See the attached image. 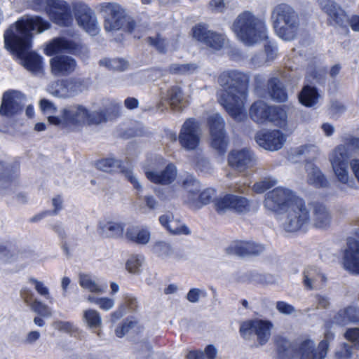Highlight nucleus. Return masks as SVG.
I'll use <instances>...</instances> for the list:
<instances>
[{"label":"nucleus","mask_w":359,"mask_h":359,"mask_svg":"<svg viewBox=\"0 0 359 359\" xmlns=\"http://www.w3.org/2000/svg\"><path fill=\"white\" fill-rule=\"evenodd\" d=\"M349 150L345 144H338L328 155V160L336 180L339 184L353 187L354 178L349 172Z\"/></svg>","instance_id":"0eeeda50"},{"label":"nucleus","mask_w":359,"mask_h":359,"mask_svg":"<svg viewBox=\"0 0 359 359\" xmlns=\"http://www.w3.org/2000/svg\"><path fill=\"white\" fill-rule=\"evenodd\" d=\"M206 292L198 288L191 289L187 295V299L191 303H196L199 301L201 297H205Z\"/></svg>","instance_id":"e2e57ef3"},{"label":"nucleus","mask_w":359,"mask_h":359,"mask_svg":"<svg viewBox=\"0 0 359 359\" xmlns=\"http://www.w3.org/2000/svg\"><path fill=\"white\" fill-rule=\"evenodd\" d=\"M273 327V325L270 320L255 318L243 322L240 326V333L247 339L256 336L257 343L263 346L269 341Z\"/></svg>","instance_id":"9b49d317"},{"label":"nucleus","mask_w":359,"mask_h":359,"mask_svg":"<svg viewBox=\"0 0 359 359\" xmlns=\"http://www.w3.org/2000/svg\"><path fill=\"white\" fill-rule=\"evenodd\" d=\"M311 211L312 215L310 224L318 229H326L330 226L332 217L330 211L324 205L314 203L311 205Z\"/></svg>","instance_id":"cd10ccee"},{"label":"nucleus","mask_w":359,"mask_h":359,"mask_svg":"<svg viewBox=\"0 0 359 359\" xmlns=\"http://www.w3.org/2000/svg\"><path fill=\"white\" fill-rule=\"evenodd\" d=\"M80 286L93 294H102L105 292L106 287L97 283L90 275L80 274L79 278Z\"/></svg>","instance_id":"a19ab883"},{"label":"nucleus","mask_w":359,"mask_h":359,"mask_svg":"<svg viewBox=\"0 0 359 359\" xmlns=\"http://www.w3.org/2000/svg\"><path fill=\"white\" fill-rule=\"evenodd\" d=\"M283 213L282 226L287 231L294 232L310 224V209L299 197Z\"/></svg>","instance_id":"1a4fd4ad"},{"label":"nucleus","mask_w":359,"mask_h":359,"mask_svg":"<svg viewBox=\"0 0 359 359\" xmlns=\"http://www.w3.org/2000/svg\"><path fill=\"white\" fill-rule=\"evenodd\" d=\"M271 107L263 101H257L250 108V116L257 123H266L270 117Z\"/></svg>","instance_id":"2f4dec72"},{"label":"nucleus","mask_w":359,"mask_h":359,"mask_svg":"<svg viewBox=\"0 0 359 359\" xmlns=\"http://www.w3.org/2000/svg\"><path fill=\"white\" fill-rule=\"evenodd\" d=\"M50 65L52 74L57 76L70 74L76 68L75 60L67 55H59L51 58Z\"/></svg>","instance_id":"a878e982"},{"label":"nucleus","mask_w":359,"mask_h":359,"mask_svg":"<svg viewBox=\"0 0 359 359\" xmlns=\"http://www.w3.org/2000/svg\"><path fill=\"white\" fill-rule=\"evenodd\" d=\"M29 283L34 286L35 290L40 296L47 299L49 302H53V297L50 295V290L43 282L34 278H30Z\"/></svg>","instance_id":"09e8293b"},{"label":"nucleus","mask_w":359,"mask_h":359,"mask_svg":"<svg viewBox=\"0 0 359 359\" xmlns=\"http://www.w3.org/2000/svg\"><path fill=\"white\" fill-rule=\"evenodd\" d=\"M216 210L223 214L228 210L245 213L250 210L251 204L246 198L232 194L219 196L214 201Z\"/></svg>","instance_id":"2eb2a0df"},{"label":"nucleus","mask_w":359,"mask_h":359,"mask_svg":"<svg viewBox=\"0 0 359 359\" xmlns=\"http://www.w3.org/2000/svg\"><path fill=\"white\" fill-rule=\"evenodd\" d=\"M159 222L162 226L166 228L174 235H189V229L180 220L175 219L171 213H166L159 217Z\"/></svg>","instance_id":"c756f323"},{"label":"nucleus","mask_w":359,"mask_h":359,"mask_svg":"<svg viewBox=\"0 0 359 359\" xmlns=\"http://www.w3.org/2000/svg\"><path fill=\"white\" fill-rule=\"evenodd\" d=\"M82 321L92 330L100 329L102 326V319L99 311L93 309H87L82 312Z\"/></svg>","instance_id":"4c0bfd02"},{"label":"nucleus","mask_w":359,"mask_h":359,"mask_svg":"<svg viewBox=\"0 0 359 359\" xmlns=\"http://www.w3.org/2000/svg\"><path fill=\"white\" fill-rule=\"evenodd\" d=\"M168 100L172 109L180 110L182 109L184 97L180 87L173 86L168 90Z\"/></svg>","instance_id":"37998d69"},{"label":"nucleus","mask_w":359,"mask_h":359,"mask_svg":"<svg viewBox=\"0 0 359 359\" xmlns=\"http://www.w3.org/2000/svg\"><path fill=\"white\" fill-rule=\"evenodd\" d=\"M50 27V23L39 16L23 17L6 31L5 46L17 56L27 69L35 73L39 72L43 67L42 57L30 51L32 32L42 33Z\"/></svg>","instance_id":"f257e3e1"},{"label":"nucleus","mask_w":359,"mask_h":359,"mask_svg":"<svg viewBox=\"0 0 359 359\" xmlns=\"http://www.w3.org/2000/svg\"><path fill=\"white\" fill-rule=\"evenodd\" d=\"M145 175L147 179L153 183L167 185L175 180L177 170L175 165L169 163L162 170H146Z\"/></svg>","instance_id":"393cba45"},{"label":"nucleus","mask_w":359,"mask_h":359,"mask_svg":"<svg viewBox=\"0 0 359 359\" xmlns=\"http://www.w3.org/2000/svg\"><path fill=\"white\" fill-rule=\"evenodd\" d=\"M196 69L197 66L195 64H173L170 67V72L179 74H191Z\"/></svg>","instance_id":"6e6d98bb"},{"label":"nucleus","mask_w":359,"mask_h":359,"mask_svg":"<svg viewBox=\"0 0 359 359\" xmlns=\"http://www.w3.org/2000/svg\"><path fill=\"white\" fill-rule=\"evenodd\" d=\"M73 11L79 26L90 35H96L99 32L100 27L97 18L87 4L81 1L74 2Z\"/></svg>","instance_id":"4468645a"},{"label":"nucleus","mask_w":359,"mask_h":359,"mask_svg":"<svg viewBox=\"0 0 359 359\" xmlns=\"http://www.w3.org/2000/svg\"><path fill=\"white\" fill-rule=\"evenodd\" d=\"M44 8L50 20L60 26H67L72 21L70 9L67 4L60 0H35Z\"/></svg>","instance_id":"ddd939ff"},{"label":"nucleus","mask_w":359,"mask_h":359,"mask_svg":"<svg viewBox=\"0 0 359 359\" xmlns=\"http://www.w3.org/2000/svg\"><path fill=\"white\" fill-rule=\"evenodd\" d=\"M345 339L351 343L353 344L352 345L354 348H358L359 346V328L353 327L348 329L344 334Z\"/></svg>","instance_id":"052dcab7"},{"label":"nucleus","mask_w":359,"mask_h":359,"mask_svg":"<svg viewBox=\"0 0 359 359\" xmlns=\"http://www.w3.org/2000/svg\"><path fill=\"white\" fill-rule=\"evenodd\" d=\"M98 12L104 18V28L107 32H114L121 29L126 23V30L132 33L135 25L133 21H128L124 10L117 4L104 2L97 6Z\"/></svg>","instance_id":"9d476101"},{"label":"nucleus","mask_w":359,"mask_h":359,"mask_svg":"<svg viewBox=\"0 0 359 359\" xmlns=\"http://www.w3.org/2000/svg\"><path fill=\"white\" fill-rule=\"evenodd\" d=\"M276 184V180L272 178H265L256 182L252 187V190L257 194H262L266 190L274 187Z\"/></svg>","instance_id":"13d9d810"},{"label":"nucleus","mask_w":359,"mask_h":359,"mask_svg":"<svg viewBox=\"0 0 359 359\" xmlns=\"http://www.w3.org/2000/svg\"><path fill=\"white\" fill-rule=\"evenodd\" d=\"M96 168L107 172H121L138 191H142V185L130 168L122 165V162L114 158H103L96 162Z\"/></svg>","instance_id":"a211bd4d"},{"label":"nucleus","mask_w":359,"mask_h":359,"mask_svg":"<svg viewBox=\"0 0 359 359\" xmlns=\"http://www.w3.org/2000/svg\"><path fill=\"white\" fill-rule=\"evenodd\" d=\"M231 29L246 46L255 45L268 37L265 22L250 11L240 13L233 21Z\"/></svg>","instance_id":"7ed1b4c3"},{"label":"nucleus","mask_w":359,"mask_h":359,"mask_svg":"<svg viewBox=\"0 0 359 359\" xmlns=\"http://www.w3.org/2000/svg\"><path fill=\"white\" fill-rule=\"evenodd\" d=\"M257 158L248 149H237L230 151L228 156L229 165L238 172H244L255 165Z\"/></svg>","instance_id":"412c9836"},{"label":"nucleus","mask_w":359,"mask_h":359,"mask_svg":"<svg viewBox=\"0 0 359 359\" xmlns=\"http://www.w3.org/2000/svg\"><path fill=\"white\" fill-rule=\"evenodd\" d=\"M29 307L32 311L42 317L48 318L52 316L51 309L39 299H35Z\"/></svg>","instance_id":"603ef678"},{"label":"nucleus","mask_w":359,"mask_h":359,"mask_svg":"<svg viewBox=\"0 0 359 359\" xmlns=\"http://www.w3.org/2000/svg\"><path fill=\"white\" fill-rule=\"evenodd\" d=\"M299 197L289 189L277 187L265 196L264 205L269 211L284 212Z\"/></svg>","instance_id":"f8f14e48"},{"label":"nucleus","mask_w":359,"mask_h":359,"mask_svg":"<svg viewBox=\"0 0 359 359\" xmlns=\"http://www.w3.org/2000/svg\"><path fill=\"white\" fill-rule=\"evenodd\" d=\"M126 236L128 240L136 244L146 245L150 241L151 233L146 227L134 226L128 228Z\"/></svg>","instance_id":"f704fd0d"},{"label":"nucleus","mask_w":359,"mask_h":359,"mask_svg":"<svg viewBox=\"0 0 359 359\" xmlns=\"http://www.w3.org/2000/svg\"><path fill=\"white\" fill-rule=\"evenodd\" d=\"M206 37L205 44L213 50H220L225 44L226 39L222 34L212 31Z\"/></svg>","instance_id":"de8ad7c7"},{"label":"nucleus","mask_w":359,"mask_h":359,"mask_svg":"<svg viewBox=\"0 0 359 359\" xmlns=\"http://www.w3.org/2000/svg\"><path fill=\"white\" fill-rule=\"evenodd\" d=\"M148 41L149 44L154 46L161 53H165L168 50H172L176 48L175 44H169L164 39L160 37L158 35L156 38L149 37Z\"/></svg>","instance_id":"3c124183"},{"label":"nucleus","mask_w":359,"mask_h":359,"mask_svg":"<svg viewBox=\"0 0 359 359\" xmlns=\"http://www.w3.org/2000/svg\"><path fill=\"white\" fill-rule=\"evenodd\" d=\"M326 277L316 266H309L303 271V284L309 290H318L323 287Z\"/></svg>","instance_id":"bb28decb"},{"label":"nucleus","mask_w":359,"mask_h":359,"mask_svg":"<svg viewBox=\"0 0 359 359\" xmlns=\"http://www.w3.org/2000/svg\"><path fill=\"white\" fill-rule=\"evenodd\" d=\"M80 48V44L78 41L68 39L65 37L55 38L49 41L44 50L47 55H53L62 52H69L77 54Z\"/></svg>","instance_id":"b1692460"},{"label":"nucleus","mask_w":359,"mask_h":359,"mask_svg":"<svg viewBox=\"0 0 359 359\" xmlns=\"http://www.w3.org/2000/svg\"><path fill=\"white\" fill-rule=\"evenodd\" d=\"M307 182L316 187H325L328 185V180L322 171L316 165L309 164L306 167Z\"/></svg>","instance_id":"c9c22d12"},{"label":"nucleus","mask_w":359,"mask_h":359,"mask_svg":"<svg viewBox=\"0 0 359 359\" xmlns=\"http://www.w3.org/2000/svg\"><path fill=\"white\" fill-rule=\"evenodd\" d=\"M184 202L191 208L200 209L209 204L215 198L217 191L213 188H207L201 191V184L191 176L182 182Z\"/></svg>","instance_id":"6e6552de"},{"label":"nucleus","mask_w":359,"mask_h":359,"mask_svg":"<svg viewBox=\"0 0 359 359\" xmlns=\"http://www.w3.org/2000/svg\"><path fill=\"white\" fill-rule=\"evenodd\" d=\"M83 86L81 81L77 80H60L50 83L47 91L54 97L67 98L73 97L81 92Z\"/></svg>","instance_id":"aec40b11"},{"label":"nucleus","mask_w":359,"mask_h":359,"mask_svg":"<svg viewBox=\"0 0 359 359\" xmlns=\"http://www.w3.org/2000/svg\"><path fill=\"white\" fill-rule=\"evenodd\" d=\"M201 130L198 122L191 118L187 119L182 125L179 135L181 146L187 150H194L199 144Z\"/></svg>","instance_id":"f3484780"},{"label":"nucleus","mask_w":359,"mask_h":359,"mask_svg":"<svg viewBox=\"0 0 359 359\" xmlns=\"http://www.w3.org/2000/svg\"><path fill=\"white\" fill-rule=\"evenodd\" d=\"M333 323L341 326L359 323V308L353 304L340 309L334 316Z\"/></svg>","instance_id":"c85d7f7f"},{"label":"nucleus","mask_w":359,"mask_h":359,"mask_svg":"<svg viewBox=\"0 0 359 359\" xmlns=\"http://www.w3.org/2000/svg\"><path fill=\"white\" fill-rule=\"evenodd\" d=\"M272 19L276 34L283 40H292L299 27V18L294 9L287 4H280L273 11Z\"/></svg>","instance_id":"423d86ee"},{"label":"nucleus","mask_w":359,"mask_h":359,"mask_svg":"<svg viewBox=\"0 0 359 359\" xmlns=\"http://www.w3.org/2000/svg\"><path fill=\"white\" fill-rule=\"evenodd\" d=\"M144 261L142 256L133 255L126 262V269L131 273H138Z\"/></svg>","instance_id":"5fc2aeb1"},{"label":"nucleus","mask_w":359,"mask_h":359,"mask_svg":"<svg viewBox=\"0 0 359 359\" xmlns=\"http://www.w3.org/2000/svg\"><path fill=\"white\" fill-rule=\"evenodd\" d=\"M124 229L121 222L109 219H104L99 222L98 232L106 237H114L121 235Z\"/></svg>","instance_id":"473e14b6"},{"label":"nucleus","mask_w":359,"mask_h":359,"mask_svg":"<svg viewBox=\"0 0 359 359\" xmlns=\"http://www.w3.org/2000/svg\"><path fill=\"white\" fill-rule=\"evenodd\" d=\"M349 25L352 29L355 32H359V17L357 15L352 16L351 18H348L346 16V18L344 19L340 24H337L339 26L341 27H346V25Z\"/></svg>","instance_id":"69168bd1"},{"label":"nucleus","mask_w":359,"mask_h":359,"mask_svg":"<svg viewBox=\"0 0 359 359\" xmlns=\"http://www.w3.org/2000/svg\"><path fill=\"white\" fill-rule=\"evenodd\" d=\"M211 32L205 25L199 24L193 28L192 34L194 39L205 43L208 39L207 35H209Z\"/></svg>","instance_id":"bf43d9fd"},{"label":"nucleus","mask_w":359,"mask_h":359,"mask_svg":"<svg viewBox=\"0 0 359 359\" xmlns=\"http://www.w3.org/2000/svg\"><path fill=\"white\" fill-rule=\"evenodd\" d=\"M320 8L324 11L335 24L342 23L346 15L332 0H318Z\"/></svg>","instance_id":"72a5a7b5"},{"label":"nucleus","mask_w":359,"mask_h":359,"mask_svg":"<svg viewBox=\"0 0 359 359\" xmlns=\"http://www.w3.org/2000/svg\"><path fill=\"white\" fill-rule=\"evenodd\" d=\"M20 297L24 302L29 306L36 299L34 292L27 287H24L20 291Z\"/></svg>","instance_id":"774afa93"},{"label":"nucleus","mask_w":359,"mask_h":359,"mask_svg":"<svg viewBox=\"0 0 359 359\" xmlns=\"http://www.w3.org/2000/svg\"><path fill=\"white\" fill-rule=\"evenodd\" d=\"M86 300L91 304L97 305L102 311H108L115 305V300L108 297H97L95 294H88Z\"/></svg>","instance_id":"c03bdc74"},{"label":"nucleus","mask_w":359,"mask_h":359,"mask_svg":"<svg viewBox=\"0 0 359 359\" xmlns=\"http://www.w3.org/2000/svg\"><path fill=\"white\" fill-rule=\"evenodd\" d=\"M330 323L325 325L324 339L316 346L314 340L308 337L299 339L292 349L293 359H325L327 356L330 341L334 338L330 330Z\"/></svg>","instance_id":"39448f33"},{"label":"nucleus","mask_w":359,"mask_h":359,"mask_svg":"<svg viewBox=\"0 0 359 359\" xmlns=\"http://www.w3.org/2000/svg\"><path fill=\"white\" fill-rule=\"evenodd\" d=\"M101 66H104L109 69L125 70L128 66V62L121 58H104L100 61Z\"/></svg>","instance_id":"a18cd8bd"},{"label":"nucleus","mask_w":359,"mask_h":359,"mask_svg":"<svg viewBox=\"0 0 359 359\" xmlns=\"http://www.w3.org/2000/svg\"><path fill=\"white\" fill-rule=\"evenodd\" d=\"M137 198L139 200V207L140 210L145 212L147 210H154L158 208V202L156 198L152 195H146L144 196L137 194Z\"/></svg>","instance_id":"49530a36"},{"label":"nucleus","mask_w":359,"mask_h":359,"mask_svg":"<svg viewBox=\"0 0 359 359\" xmlns=\"http://www.w3.org/2000/svg\"><path fill=\"white\" fill-rule=\"evenodd\" d=\"M105 120L102 112H90L81 104H72L62 108L58 116H49V123L62 129L74 130L87 123H99Z\"/></svg>","instance_id":"20e7f679"},{"label":"nucleus","mask_w":359,"mask_h":359,"mask_svg":"<svg viewBox=\"0 0 359 359\" xmlns=\"http://www.w3.org/2000/svg\"><path fill=\"white\" fill-rule=\"evenodd\" d=\"M179 196V194L177 191L175 187H172L165 189L164 193L162 194H158V197L161 200L165 201H170L175 198H177Z\"/></svg>","instance_id":"338daca9"},{"label":"nucleus","mask_w":359,"mask_h":359,"mask_svg":"<svg viewBox=\"0 0 359 359\" xmlns=\"http://www.w3.org/2000/svg\"><path fill=\"white\" fill-rule=\"evenodd\" d=\"M40 108L41 111L47 116L48 121L49 122V116H55L53 113L56 111V107L53 102L48 100L43 99L40 101ZM56 116H58L57 115Z\"/></svg>","instance_id":"680f3d73"},{"label":"nucleus","mask_w":359,"mask_h":359,"mask_svg":"<svg viewBox=\"0 0 359 359\" xmlns=\"http://www.w3.org/2000/svg\"><path fill=\"white\" fill-rule=\"evenodd\" d=\"M318 151L317 147L314 144L301 145L290 149L288 153V159L292 163H297L309 154H316Z\"/></svg>","instance_id":"58836bf2"},{"label":"nucleus","mask_w":359,"mask_h":359,"mask_svg":"<svg viewBox=\"0 0 359 359\" xmlns=\"http://www.w3.org/2000/svg\"><path fill=\"white\" fill-rule=\"evenodd\" d=\"M268 122H273L276 126L285 131H292L289 128L287 112L283 108L272 107Z\"/></svg>","instance_id":"ea45409f"},{"label":"nucleus","mask_w":359,"mask_h":359,"mask_svg":"<svg viewBox=\"0 0 359 359\" xmlns=\"http://www.w3.org/2000/svg\"><path fill=\"white\" fill-rule=\"evenodd\" d=\"M298 97L302 104L305 107H311L318 102L320 95L315 87L307 85L303 88Z\"/></svg>","instance_id":"e433bc0d"},{"label":"nucleus","mask_w":359,"mask_h":359,"mask_svg":"<svg viewBox=\"0 0 359 359\" xmlns=\"http://www.w3.org/2000/svg\"><path fill=\"white\" fill-rule=\"evenodd\" d=\"M208 124L211 145L219 153L223 154L228 145V140L224 130V121L219 114L215 113L210 116Z\"/></svg>","instance_id":"dca6fc26"},{"label":"nucleus","mask_w":359,"mask_h":359,"mask_svg":"<svg viewBox=\"0 0 359 359\" xmlns=\"http://www.w3.org/2000/svg\"><path fill=\"white\" fill-rule=\"evenodd\" d=\"M354 347L347 343L341 344L336 350L335 359H351Z\"/></svg>","instance_id":"4d7b16f0"},{"label":"nucleus","mask_w":359,"mask_h":359,"mask_svg":"<svg viewBox=\"0 0 359 359\" xmlns=\"http://www.w3.org/2000/svg\"><path fill=\"white\" fill-rule=\"evenodd\" d=\"M344 268L353 274H359V241L349 238L343 257Z\"/></svg>","instance_id":"5701e85b"},{"label":"nucleus","mask_w":359,"mask_h":359,"mask_svg":"<svg viewBox=\"0 0 359 359\" xmlns=\"http://www.w3.org/2000/svg\"><path fill=\"white\" fill-rule=\"evenodd\" d=\"M269 93L271 98L277 102H283L287 100V95L277 78H272L269 80Z\"/></svg>","instance_id":"79ce46f5"},{"label":"nucleus","mask_w":359,"mask_h":359,"mask_svg":"<svg viewBox=\"0 0 359 359\" xmlns=\"http://www.w3.org/2000/svg\"><path fill=\"white\" fill-rule=\"evenodd\" d=\"M276 308L280 313L285 315H291L295 311L293 306L282 301L276 302Z\"/></svg>","instance_id":"0e129e2a"},{"label":"nucleus","mask_w":359,"mask_h":359,"mask_svg":"<svg viewBox=\"0 0 359 359\" xmlns=\"http://www.w3.org/2000/svg\"><path fill=\"white\" fill-rule=\"evenodd\" d=\"M52 327L58 331L69 334L72 336L78 332V327L72 322L55 320L53 322Z\"/></svg>","instance_id":"8fccbe9b"},{"label":"nucleus","mask_w":359,"mask_h":359,"mask_svg":"<svg viewBox=\"0 0 359 359\" xmlns=\"http://www.w3.org/2000/svg\"><path fill=\"white\" fill-rule=\"evenodd\" d=\"M248 80L247 74L236 70L224 72L218 78L221 86L217 93L218 102L238 121H243L246 116L244 103Z\"/></svg>","instance_id":"f03ea898"},{"label":"nucleus","mask_w":359,"mask_h":359,"mask_svg":"<svg viewBox=\"0 0 359 359\" xmlns=\"http://www.w3.org/2000/svg\"><path fill=\"white\" fill-rule=\"evenodd\" d=\"M285 140V136L278 130L262 131L256 136L257 144L269 151H277L281 149Z\"/></svg>","instance_id":"4be33fe9"},{"label":"nucleus","mask_w":359,"mask_h":359,"mask_svg":"<svg viewBox=\"0 0 359 359\" xmlns=\"http://www.w3.org/2000/svg\"><path fill=\"white\" fill-rule=\"evenodd\" d=\"M154 253L163 258L170 257L173 254V250L171 245L163 241H157L152 248Z\"/></svg>","instance_id":"864d4df0"},{"label":"nucleus","mask_w":359,"mask_h":359,"mask_svg":"<svg viewBox=\"0 0 359 359\" xmlns=\"http://www.w3.org/2000/svg\"><path fill=\"white\" fill-rule=\"evenodd\" d=\"M25 97L16 90H8L4 93L0 106L1 116L11 117L22 111Z\"/></svg>","instance_id":"6ab92c4d"},{"label":"nucleus","mask_w":359,"mask_h":359,"mask_svg":"<svg viewBox=\"0 0 359 359\" xmlns=\"http://www.w3.org/2000/svg\"><path fill=\"white\" fill-rule=\"evenodd\" d=\"M264 248L262 245L252 242L236 241L231 243L229 250L238 255H258L263 252Z\"/></svg>","instance_id":"7c9ffc66"}]
</instances>
